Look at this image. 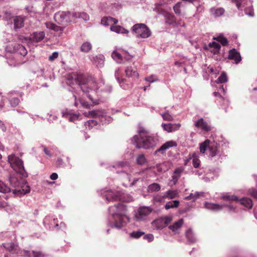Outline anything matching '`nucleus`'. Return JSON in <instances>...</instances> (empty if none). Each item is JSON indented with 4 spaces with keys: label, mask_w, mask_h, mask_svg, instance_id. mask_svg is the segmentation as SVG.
I'll return each mask as SVG.
<instances>
[{
    "label": "nucleus",
    "mask_w": 257,
    "mask_h": 257,
    "mask_svg": "<svg viewBox=\"0 0 257 257\" xmlns=\"http://www.w3.org/2000/svg\"><path fill=\"white\" fill-rule=\"evenodd\" d=\"M66 82L71 87L69 91L75 92V89L80 88L82 92L85 94L91 101V103L85 101L82 98H77L75 94H73L74 98V105L77 108H89L91 106L97 105L99 103V100L96 96V90L99 88L101 91L111 92L112 87L110 85H107L105 87H102V85H104V82L101 80L100 86H98L94 79L92 77L86 78L85 76L78 74L76 73H72L68 74L66 78Z\"/></svg>",
    "instance_id": "nucleus-1"
},
{
    "label": "nucleus",
    "mask_w": 257,
    "mask_h": 257,
    "mask_svg": "<svg viewBox=\"0 0 257 257\" xmlns=\"http://www.w3.org/2000/svg\"><path fill=\"white\" fill-rule=\"evenodd\" d=\"M126 211V206L120 203L109 207L107 225L117 229L125 226L130 220V217L125 214Z\"/></svg>",
    "instance_id": "nucleus-2"
},
{
    "label": "nucleus",
    "mask_w": 257,
    "mask_h": 257,
    "mask_svg": "<svg viewBox=\"0 0 257 257\" xmlns=\"http://www.w3.org/2000/svg\"><path fill=\"white\" fill-rule=\"evenodd\" d=\"M199 148L201 153L207 154L209 159L216 162L221 163L227 156L215 141L206 140L200 144Z\"/></svg>",
    "instance_id": "nucleus-3"
},
{
    "label": "nucleus",
    "mask_w": 257,
    "mask_h": 257,
    "mask_svg": "<svg viewBox=\"0 0 257 257\" xmlns=\"http://www.w3.org/2000/svg\"><path fill=\"white\" fill-rule=\"evenodd\" d=\"M85 116L89 118H93L94 119H90L85 122L84 125L86 128L90 130L96 126L99 121L102 124H107L112 121L113 118L106 114V112L103 109H94L86 112Z\"/></svg>",
    "instance_id": "nucleus-4"
},
{
    "label": "nucleus",
    "mask_w": 257,
    "mask_h": 257,
    "mask_svg": "<svg viewBox=\"0 0 257 257\" xmlns=\"http://www.w3.org/2000/svg\"><path fill=\"white\" fill-rule=\"evenodd\" d=\"M139 132V135H135L131 139L132 143L135 145L136 148L149 149L156 145L158 140L154 136L148 135L141 130Z\"/></svg>",
    "instance_id": "nucleus-5"
},
{
    "label": "nucleus",
    "mask_w": 257,
    "mask_h": 257,
    "mask_svg": "<svg viewBox=\"0 0 257 257\" xmlns=\"http://www.w3.org/2000/svg\"><path fill=\"white\" fill-rule=\"evenodd\" d=\"M19 39L17 36H13L12 35H7L6 41L10 42L6 47V51L8 53H13L16 56L21 55L25 56L27 54V51L25 47L20 44L15 43L13 41Z\"/></svg>",
    "instance_id": "nucleus-6"
},
{
    "label": "nucleus",
    "mask_w": 257,
    "mask_h": 257,
    "mask_svg": "<svg viewBox=\"0 0 257 257\" xmlns=\"http://www.w3.org/2000/svg\"><path fill=\"white\" fill-rule=\"evenodd\" d=\"M107 169L112 172L116 171V173L118 174L121 173L123 177L125 178L130 182V184H123V185L125 187L133 186L135 185L139 180L138 178H134L133 181L131 182V175L126 173V171L130 169V166L126 162H118L116 163L115 165L108 166Z\"/></svg>",
    "instance_id": "nucleus-7"
},
{
    "label": "nucleus",
    "mask_w": 257,
    "mask_h": 257,
    "mask_svg": "<svg viewBox=\"0 0 257 257\" xmlns=\"http://www.w3.org/2000/svg\"><path fill=\"white\" fill-rule=\"evenodd\" d=\"M98 194L106 201L110 202L122 200L123 193L119 190L103 188L98 191Z\"/></svg>",
    "instance_id": "nucleus-8"
},
{
    "label": "nucleus",
    "mask_w": 257,
    "mask_h": 257,
    "mask_svg": "<svg viewBox=\"0 0 257 257\" xmlns=\"http://www.w3.org/2000/svg\"><path fill=\"white\" fill-rule=\"evenodd\" d=\"M8 162L17 174H19L23 177L27 176L24 169L23 162L18 157L16 156L15 154H11L8 156Z\"/></svg>",
    "instance_id": "nucleus-9"
},
{
    "label": "nucleus",
    "mask_w": 257,
    "mask_h": 257,
    "mask_svg": "<svg viewBox=\"0 0 257 257\" xmlns=\"http://www.w3.org/2000/svg\"><path fill=\"white\" fill-rule=\"evenodd\" d=\"M132 32L137 38H148L151 35L150 29L144 24H136L132 27Z\"/></svg>",
    "instance_id": "nucleus-10"
},
{
    "label": "nucleus",
    "mask_w": 257,
    "mask_h": 257,
    "mask_svg": "<svg viewBox=\"0 0 257 257\" xmlns=\"http://www.w3.org/2000/svg\"><path fill=\"white\" fill-rule=\"evenodd\" d=\"M224 207L228 208L230 212H235L236 207L231 203L220 204L218 203H213L208 202L204 203V207L208 210L213 211H218L223 209Z\"/></svg>",
    "instance_id": "nucleus-11"
},
{
    "label": "nucleus",
    "mask_w": 257,
    "mask_h": 257,
    "mask_svg": "<svg viewBox=\"0 0 257 257\" xmlns=\"http://www.w3.org/2000/svg\"><path fill=\"white\" fill-rule=\"evenodd\" d=\"M72 15L70 12H58L54 17L55 21L58 24L68 23L72 21Z\"/></svg>",
    "instance_id": "nucleus-12"
},
{
    "label": "nucleus",
    "mask_w": 257,
    "mask_h": 257,
    "mask_svg": "<svg viewBox=\"0 0 257 257\" xmlns=\"http://www.w3.org/2000/svg\"><path fill=\"white\" fill-rule=\"evenodd\" d=\"M43 224L47 229L59 230L58 220L53 216H46L43 220Z\"/></svg>",
    "instance_id": "nucleus-13"
},
{
    "label": "nucleus",
    "mask_w": 257,
    "mask_h": 257,
    "mask_svg": "<svg viewBox=\"0 0 257 257\" xmlns=\"http://www.w3.org/2000/svg\"><path fill=\"white\" fill-rule=\"evenodd\" d=\"M152 209L149 207L143 206L140 207L136 212L135 217L137 221L145 220L148 216L152 212Z\"/></svg>",
    "instance_id": "nucleus-14"
},
{
    "label": "nucleus",
    "mask_w": 257,
    "mask_h": 257,
    "mask_svg": "<svg viewBox=\"0 0 257 257\" xmlns=\"http://www.w3.org/2000/svg\"><path fill=\"white\" fill-rule=\"evenodd\" d=\"M194 173L195 175L199 177L205 182H209L214 179L211 173L209 172H206L204 168H200L194 171Z\"/></svg>",
    "instance_id": "nucleus-15"
},
{
    "label": "nucleus",
    "mask_w": 257,
    "mask_h": 257,
    "mask_svg": "<svg viewBox=\"0 0 257 257\" xmlns=\"http://www.w3.org/2000/svg\"><path fill=\"white\" fill-rule=\"evenodd\" d=\"M62 116L67 118L70 121L75 122L81 119L79 113H73L71 110L66 109L61 112Z\"/></svg>",
    "instance_id": "nucleus-16"
},
{
    "label": "nucleus",
    "mask_w": 257,
    "mask_h": 257,
    "mask_svg": "<svg viewBox=\"0 0 257 257\" xmlns=\"http://www.w3.org/2000/svg\"><path fill=\"white\" fill-rule=\"evenodd\" d=\"M227 58L229 60H233L235 64H238L242 59L240 53L235 48L229 51Z\"/></svg>",
    "instance_id": "nucleus-17"
},
{
    "label": "nucleus",
    "mask_w": 257,
    "mask_h": 257,
    "mask_svg": "<svg viewBox=\"0 0 257 257\" xmlns=\"http://www.w3.org/2000/svg\"><path fill=\"white\" fill-rule=\"evenodd\" d=\"M177 145L176 142L173 140L169 141L163 144L160 148L157 149L155 152V154H157L158 153L163 155L165 153L167 150L173 147H176Z\"/></svg>",
    "instance_id": "nucleus-18"
},
{
    "label": "nucleus",
    "mask_w": 257,
    "mask_h": 257,
    "mask_svg": "<svg viewBox=\"0 0 257 257\" xmlns=\"http://www.w3.org/2000/svg\"><path fill=\"white\" fill-rule=\"evenodd\" d=\"M184 171V168L182 167L177 168L174 170V175L172 176V178L169 182L170 186L175 185L177 183Z\"/></svg>",
    "instance_id": "nucleus-19"
},
{
    "label": "nucleus",
    "mask_w": 257,
    "mask_h": 257,
    "mask_svg": "<svg viewBox=\"0 0 257 257\" xmlns=\"http://www.w3.org/2000/svg\"><path fill=\"white\" fill-rule=\"evenodd\" d=\"M195 126L201 129L203 131L208 132L211 130L210 123L205 121L203 118H200L195 122Z\"/></svg>",
    "instance_id": "nucleus-20"
},
{
    "label": "nucleus",
    "mask_w": 257,
    "mask_h": 257,
    "mask_svg": "<svg viewBox=\"0 0 257 257\" xmlns=\"http://www.w3.org/2000/svg\"><path fill=\"white\" fill-rule=\"evenodd\" d=\"M120 71L119 68H117L116 69L115 71V77L117 80L118 83L119 84L120 86L124 90H127L130 88H131L133 86L132 83L126 84V80L124 79H120L119 77V72Z\"/></svg>",
    "instance_id": "nucleus-21"
},
{
    "label": "nucleus",
    "mask_w": 257,
    "mask_h": 257,
    "mask_svg": "<svg viewBox=\"0 0 257 257\" xmlns=\"http://www.w3.org/2000/svg\"><path fill=\"white\" fill-rule=\"evenodd\" d=\"M25 61L20 59L18 56L14 55L7 59V63L10 66L17 67L24 63Z\"/></svg>",
    "instance_id": "nucleus-22"
},
{
    "label": "nucleus",
    "mask_w": 257,
    "mask_h": 257,
    "mask_svg": "<svg viewBox=\"0 0 257 257\" xmlns=\"http://www.w3.org/2000/svg\"><path fill=\"white\" fill-rule=\"evenodd\" d=\"M125 73L126 77L132 78L133 79H136L139 77V73L136 68L132 66L127 67L125 70Z\"/></svg>",
    "instance_id": "nucleus-23"
},
{
    "label": "nucleus",
    "mask_w": 257,
    "mask_h": 257,
    "mask_svg": "<svg viewBox=\"0 0 257 257\" xmlns=\"http://www.w3.org/2000/svg\"><path fill=\"white\" fill-rule=\"evenodd\" d=\"M161 125L164 130L168 133L174 132L178 130L181 126V124L180 123L172 124L170 123H163Z\"/></svg>",
    "instance_id": "nucleus-24"
},
{
    "label": "nucleus",
    "mask_w": 257,
    "mask_h": 257,
    "mask_svg": "<svg viewBox=\"0 0 257 257\" xmlns=\"http://www.w3.org/2000/svg\"><path fill=\"white\" fill-rule=\"evenodd\" d=\"M45 36L44 32H34L31 35L30 39L32 42H39L44 39Z\"/></svg>",
    "instance_id": "nucleus-25"
},
{
    "label": "nucleus",
    "mask_w": 257,
    "mask_h": 257,
    "mask_svg": "<svg viewBox=\"0 0 257 257\" xmlns=\"http://www.w3.org/2000/svg\"><path fill=\"white\" fill-rule=\"evenodd\" d=\"M24 257H46L47 255L41 251L24 250L22 255Z\"/></svg>",
    "instance_id": "nucleus-26"
},
{
    "label": "nucleus",
    "mask_w": 257,
    "mask_h": 257,
    "mask_svg": "<svg viewBox=\"0 0 257 257\" xmlns=\"http://www.w3.org/2000/svg\"><path fill=\"white\" fill-rule=\"evenodd\" d=\"M13 22L14 29L15 31H17L24 26V18L21 16H17L14 19Z\"/></svg>",
    "instance_id": "nucleus-27"
},
{
    "label": "nucleus",
    "mask_w": 257,
    "mask_h": 257,
    "mask_svg": "<svg viewBox=\"0 0 257 257\" xmlns=\"http://www.w3.org/2000/svg\"><path fill=\"white\" fill-rule=\"evenodd\" d=\"M118 21L111 17H105L101 19V24L104 26H113L117 23Z\"/></svg>",
    "instance_id": "nucleus-28"
},
{
    "label": "nucleus",
    "mask_w": 257,
    "mask_h": 257,
    "mask_svg": "<svg viewBox=\"0 0 257 257\" xmlns=\"http://www.w3.org/2000/svg\"><path fill=\"white\" fill-rule=\"evenodd\" d=\"M197 2L193 4V5L196 7V12L193 17L199 19V15L204 12V8L203 7V3L201 2L200 0H197Z\"/></svg>",
    "instance_id": "nucleus-29"
},
{
    "label": "nucleus",
    "mask_w": 257,
    "mask_h": 257,
    "mask_svg": "<svg viewBox=\"0 0 257 257\" xmlns=\"http://www.w3.org/2000/svg\"><path fill=\"white\" fill-rule=\"evenodd\" d=\"M93 63L98 68H101L103 66L104 57L103 55L100 54L93 57Z\"/></svg>",
    "instance_id": "nucleus-30"
},
{
    "label": "nucleus",
    "mask_w": 257,
    "mask_h": 257,
    "mask_svg": "<svg viewBox=\"0 0 257 257\" xmlns=\"http://www.w3.org/2000/svg\"><path fill=\"white\" fill-rule=\"evenodd\" d=\"M185 234L187 241L190 243H192L196 242V237L192 229L189 228L188 230H187L185 232Z\"/></svg>",
    "instance_id": "nucleus-31"
},
{
    "label": "nucleus",
    "mask_w": 257,
    "mask_h": 257,
    "mask_svg": "<svg viewBox=\"0 0 257 257\" xmlns=\"http://www.w3.org/2000/svg\"><path fill=\"white\" fill-rule=\"evenodd\" d=\"M183 223V219H180L175 222L173 225H170L169 228L176 234L177 233L178 230L182 227Z\"/></svg>",
    "instance_id": "nucleus-32"
},
{
    "label": "nucleus",
    "mask_w": 257,
    "mask_h": 257,
    "mask_svg": "<svg viewBox=\"0 0 257 257\" xmlns=\"http://www.w3.org/2000/svg\"><path fill=\"white\" fill-rule=\"evenodd\" d=\"M224 9L222 8H212L210 9V12L213 17L216 18L223 15L224 13Z\"/></svg>",
    "instance_id": "nucleus-33"
},
{
    "label": "nucleus",
    "mask_w": 257,
    "mask_h": 257,
    "mask_svg": "<svg viewBox=\"0 0 257 257\" xmlns=\"http://www.w3.org/2000/svg\"><path fill=\"white\" fill-rule=\"evenodd\" d=\"M3 245L9 252L13 253H17L18 245L14 243H3Z\"/></svg>",
    "instance_id": "nucleus-34"
},
{
    "label": "nucleus",
    "mask_w": 257,
    "mask_h": 257,
    "mask_svg": "<svg viewBox=\"0 0 257 257\" xmlns=\"http://www.w3.org/2000/svg\"><path fill=\"white\" fill-rule=\"evenodd\" d=\"M9 182L11 186L17 188L21 187V183L19 179L15 176V175H11L9 177Z\"/></svg>",
    "instance_id": "nucleus-35"
},
{
    "label": "nucleus",
    "mask_w": 257,
    "mask_h": 257,
    "mask_svg": "<svg viewBox=\"0 0 257 257\" xmlns=\"http://www.w3.org/2000/svg\"><path fill=\"white\" fill-rule=\"evenodd\" d=\"M110 30L118 34H128L129 31L125 29L124 28L119 26H111L110 27Z\"/></svg>",
    "instance_id": "nucleus-36"
},
{
    "label": "nucleus",
    "mask_w": 257,
    "mask_h": 257,
    "mask_svg": "<svg viewBox=\"0 0 257 257\" xmlns=\"http://www.w3.org/2000/svg\"><path fill=\"white\" fill-rule=\"evenodd\" d=\"M240 203L241 205L248 209H251L253 205L251 199L247 197L241 198L240 200Z\"/></svg>",
    "instance_id": "nucleus-37"
},
{
    "label": "nucleus",
    "mask_w": 257,
    "mask_h": 257,
    "mask_svg": "<svg viewBox=\"0 0 257 257\" xmlns=\"http://www.w3.org/2000/svg\"><path fill=\"white\" fill-rule=\"evenodd\" d=\"M208 47L210 48H213V49L211 50V52L214 54H218L221 48L220 45L215 42L209 43Z\"/></svg>",
    "instance_id": "nucleus-38"
},
{
    "label": "nucleus",
    "mask_w": 257,
    "mask_h": 257,
    "mask_svg": "<svg viewBox=\"0 0 257 257\" xmlns=\"http://www.w3.org/2000/svg\"><path fill=\"white\" fill-rule=\"evenodd\" d=\"M72 15L73 18H81L85 21H87L89 19V15L87 13L84 12H74L72 13Z\"/></svg>",
    "instance_id": "nucleus-39"
},
{
    "label": "nucleus",
    "mask_w": 257,
    "mask_h": 257,
    "mask_svg": "<svg viewBox=\"0 0 257 257\" xmlns=\"http://www.w3.org/2000/svg\"><path fill=\"white\" fill-rule=\"evenodd\" d=\"M165 22L169 25H174L176 24L175 17L173 14L166 13L165 14Z\"/></svg>",
    "instance_id": "nucleus-40"
},
{
    "label": "nucleus",
    "mask_w": 257,
    "mask_h": 257,
    "mask_svg": "<svg viewBox=\"0 0 257 257\" xmlns=\"http://www.w3.org/2000/svg\"><path fill=\"white\" fill-rule=\"evenodd\" d=\"M161 190V186L159 184L154 183L149 185L147 188V191L149 193L158 192Z\"/></svg>",
    "instance_id": "nucleus-41"
},
{
    "label": "nucleus",
    "mask_w": 257,
    "mask_h": 257,
    "mask_svg": "<svg viewBox=\"0 0 257 257\" xmlns=\"http://www.w3.org/2000/svg\"><path fill=\"white\" fill-rule=\"evenodd\" d=\"M168 163L163 162L161 164H157L156 168L158 172L162 173L165 172L168 170L169 167L167 166Z\"/></svg>",
    "instance_id": "nucleus-42"
},
{
    "label": "nucleus",
    "mask_w": 257,
    "mask_h": 257,
    "mask_svg": "<svg viewBox=\"0 0 257 257\" xmlns=\"http://www.w3.org/2000/svg\"><path fill=\"white\" fill-rule=\"evenodd\" d=\"M145 234L144 231L141 230L134 231L129 233V238L131 239H138Z\"/></svg>",
    "instance_id": "nucleus-43"
},
{
    "label": "nucleus",
    "mask_w": 257,
    "mask_h": 257,
    "mask_svg": "<svg viewBox=\"0 0 257 257\" xmlns=\"http://www.w3.org/2000/svg\"><path fill=\"white\" fill-rule=\"evenodd\" d=\"M27 188L26 189H15L13 191V193L15 195H25L30 192V188L29 186H27Z\"/></svg>",
    "instance_id": "nucleus-44"
},
{
    "label": "nucleus",
    "mask_w": 257,
    "mask_h": 257,
    "mask_svg": "<svg viewBox=\"0 0 257 257\" xmlns=\"http://www.w3.org/2000/svg\"><path fill=\"white\" fill-rule=\"evenodd\" d=\"M221 198L225 201H237L239 200L238 198L236 196L234 195H229L228 193L222 195Z\"/></svg>",
    "instance_id": "nucleus-45"
},
{
    "label": "nucleus",
    "mask_w": 257,
    "mask_h": 257,
    "mask_svg": "<svg viewBox=\"0 0 257 257\" xmlns=\"http://www.w3.org/2000/svg\"><path fill=\"white\" fill-rule=\"evenodd\" d=\"M92 49V45L89 42H84L80 47L81 51L87 53Z\"/></svg>",
    "instance_id": "nucleus-46"
},
{
    "label": "nucleus",
    "mask_w": 257,
    "mask_h": 257,
    "mask_svg": "<svg viewBox=\"0 0 257 257\" xmlns=\"http://www.w3.org/2000/svg\"><path fill=\"white\" fill-rule=\"evenodd\" d=\"M111 57L117 63H122V54H120L117 52L114 51L112 53Z\"/></svg>",
    "instance_id": "nucleus-47"
},
{
    "label": "nucleus",
    "mask_w": 257,
    "mask_h": 257,
    "mask_svg": "<svg viewBox=\"0 0 257 257\" xmlns=\"http://www.w3.org/2000/svg\"><path fill=\"white\" fill-rule=\"evenodd\" d=\"M179 204V201L178 200H174L172 201L168 202L165 206V208L166 210H168L171 208H174L177 207Z\"/></svg>",
    "instance_id": "nucleus-48"
},
{
    "label": "nucleus",
    "mask_w": 257,
    "mask_h": 257,
    "mask_svg": "<svg viewBox=\"0 0 257 257\" xmlns=\"http://www.w3.org/2000/svg\"><path fill=\"white\" fill-rule=\"evenodd\" d=\"M165 197L168 199H173L177 196V192L176 191L169 190L165 193Z\"/></svg>",
    "instance_id": "nucleus-49"
},
{
    "label": "nucleus",
    "mask_w": 257,
    "mask_h": 257,
    "mask_svg": "<svg viewBox=\"0 0 257 257\" xmlns=\"http://www.w3.org/2000/svg\"><path fill=\"white\" fill-rule=\"evenodd\" d=\"M163 119L166 121H172L173 120V117L169 113L168 110H166L164 113H160Z\"/></svg>",
    "instance_id": "nucleus-50"
},
{
    "label": "nucleus",
    "mask_w": 257,
    "mask_h": 257,
    "mask_svg": "<svg viewBox=\"0 0 257 257\" xmlns=\"http://www.w3.org/2000/svg\"><path fill=\"white\" fill-rule=\"evenodd\" d=\"M10 191V188L3 181H0V192L6 193Z\"/></svg>",
    "instance_id": "nucleus-51"
},
{
    "label": "nucleus",
    "mask_w": 257,
    "mask_h": 257,
    "mask_svg": "<svg viewBox=\"0 0 257 257\" xmlns=\"http://www.w3.org/2000/svg\"><path fill=\"white\" fill-rule=\"evenodd\" d=\"M227 77L225 72H223L220 76L216 80L217 83H223L227 81Z\"/></svg>",
    "instance_id": "nucleus-52"
},
{
    "label": "nucleus",
    "mask_w": 257,
    "mask_h": 257,
    "mask_svg": "<svg viewBox=\"0 0 257 257\" xmlns=\"http://www.w3.org/2000/svg\"><path fill=\"white\" fill-rule=\"evenodd\" d=\"M214 39L220 42L224 46H226L228 43L227 39L221 35H220L216 38H214Z\"/></svg>",
    "instance_id": "nucleus-53"
},
{
    "label": "nucleus",
    "mask_w": 257,
    "mask_h": 257,
    "mask_svg": "<svg viewBox=\"0 0 257 257\" xmlns=\"http://www.w3.org/2000/svg\"><path fill=\"white\" fill-rule=\"evenodd\" d=\"M192 163L193 167L195 168H198L200 164V161L195 153H194L192 155Z\"/></svg>",
    "instance_id": "nucleus-54"
},
{
    "label": "nucleus",
    "mask_w": 257,
    "mask_h": 257,
    "mask_svg": "<svg viewBox=\"0 0 257 257\" xmlns=\"http://www.w3.org/2000/svg\"><path fill=\"white\" fill-rule=\"evenodd\" d=\"M136 162L138 164L142 165L146 163V159L143 154L138 155L136 159Z\"/></svg>",
    "instance_id": "nucleus-55"
},
{
    "label": "nucleus",
    "mask_w": 257,
    "mask_h": 257,
    "mask_svg": "<svg viewBox=\"0 0 257 257\" xmlns=\"http://www.w3.org/2000/svg\"><path fill=\"white\" fill-rule=\"evenodd\" d=\"M166 198L165 197L164 194L163 195H157L154 196L153 200L154 202L161 203L164 202Z\"/></svg>",
    "instance_id": "nucleus-56"
},
{
    "label": "nucleus",
    "mask_w": 257,
    "mask_h": 257,
    "mask_svg": "<svg viewBox=\"0 0 257 257\" xmlns=\"http://www.w3.org/2000/svg\"><path fill=\"white\" fill-rule=\"evenodd\" d=\"M9 102L12 107H15L19 104L20 99L18 97H13L10 99Z\"/></svg>",
    "instance_id": "nucleus-57"
},
{
    "label": "nucleus",
    "mask_w": 257,
    "mask_h": 257,
    "mask_svg": "<svg viewBox=\"0 0 257 257\" xmlns=\"http://www.w3.org/2000/svg\"><path fill=\"white\" fill-rule=\"evenodd\" d=\"M46 26L47 28L53 30L55 31H59L61 30V28L60 27L56 26L55 24L53 23H46Z\"/></svg>",
    "instance_id": "nucleus-58"
},
{
    "label": "nucleus",
    "mask_w": 257,
    "mask_h": 257,
    "mask_svg": "<svg viewBox=\"0 0 257 257\" xmlns=\"http://www.w3.org/2000/svg\"><path fill=\"white\" fill-rule=\"evenodd\" d=\"M182 6V3L178 2L173 7V10L174 11V12L178 15L181 16V12L180 8Z\"/></svg>",
    "instance_id": "nucleus-59"
},
{
    "label": "nucleus",
    "mask_w": 257,
    "mask_h": 257,
    "mask_svg": "<svg viewBox=\"0 0 257 257\" xmlns=\"http://www.w3.org/2000/svg\"><path fill=\"white\" fill-rule=\"evenodd\" d=\"M145 80L150 82L153 83L157 81L158 80V77L154 74H152L145 78Z\"/></svg>",
    "instance_id": "nucleus-60"
},
{
    "label": "nucleus",
    "mask_w": 257,
    "mask_h": 257,
    "mask_svg": "<svg viewBox=\"0 0 257 257\" xmlns=\"http://www.w3.org/2000/svg\"><path fill=\"white\" fill-rule=\"evenodd\" d=\"M172 218L169 216H166L162 218V221L164 223L165 226H167L172 221Z\"/></svg>",
    "instance_id": "nucleus-61"
},
{
    "label": "nucleus",
    "mask_w": 257,
    "mask_h": 257,
    "mask_svg": "<svg viewBox=\"0 0 257 257\" xmlns=\"http://www.w3.org/2000/svg\"><path fill=\"white\" fill-rule=\"evenodd\" d=\"M143 238L144 239L147 240L148 242H151L154 239V235L152 234H146L144 235Z\"/></svg>",
    "instance_id": "nucleus-62"
},
{
    "label": "nucleus",
    "mask_w": 257,
    "mask_h": 257,
    "mask_svg": "<svg viewBox=\"0 0 257 257\" xmlns=\"http://www.w3.org/2000/svg\"><path fill=\"white\" fill-rule=\"evenodd\" d=\"M59 55L58 52H53L52 55L49 56V60L51 61H53L54 60H55L56 58H58Z\"/></svg>",
    "instance_id": "nucleus-63"
},
{
    "label": "nucleus",
    "mask_w": 257,
    "mask_h": 257,
    "mask_svg": "<svg viewBox=\"0 0 257 257\" xmlns=\"http://www.w3.org/2000/svg\"><path fill=\"white\" fill-rule=\"evenodd\" d=\"M249 193L252 197L257 199V189L251 188L249 190Z\"/></svg>",
    "instance_id": "nucleus-64"
}]
</instances>
